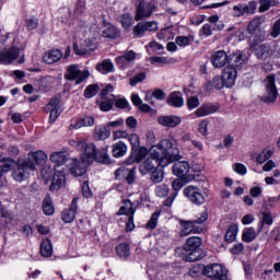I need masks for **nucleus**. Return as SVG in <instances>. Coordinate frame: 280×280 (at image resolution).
<instances>
[{
  "mask_svg": "<svg viewBox=\"0 0 280 280\" xmlns=\"http://www.w3.org/2000/svg\"><path fill=\"white\" fill-rule=\"evenodd\" d=\"M264 85L265 92L260 97L261 102H265V104H275L279 95V92L277 91V85L275 84V74L268 75L264 81Z\"/></svg>",
  "mask_w": 280,
  "mask_h": 280,
  "instance_id": "5",
  "label": "nucleus"
},
{
  "mask_svg": "<svg viewBox=\"0 0 280 280\" xmlns=\"http://www.w3.org/2000/svg\"><path fill=\"white\" fill-rule=\"evenodd\" d=\"M61 58H62V51L55 49V50L45 52V55L43 56V61L46 65H54L55 62H58V60H60Z\"/></svg>",
  "mask_w": 280,
  "mask_h": 280,
  "instance_id": "30",
  "label": "nucleus"
},
{
  "mask_svg": "<svg viewBox=\"0 0 280 280\" xmlns=\"http://www.w3.org/2000/svg\"><path fill=\"white\" fill-rule=\"evenodd\" d=\"M264 230V224L258 225V231L255 228H245L243 230L242 240L246 244H250V242H255L259 236V233Z\"/></svg>",
  "mask_w": 280,
  "mask_h": 280,
  "instance_id": "22",
  "label": "nucleus"
},
{
  "mask_svg": "<svg viewBox=\"0 0 280 280\" xmlns=\"http://www.w3.org/2000/svg\"><path fill=\"white\" fill-rule=\"evenodd\" d=\"M143 80H145V72H141L135 75L133 78H131L129 80V84L130 86H137V84H139V82H143Z\"/></svg>",
  "mask_w": 280,
  "mask_h": 280,
  "instance_id": "55",
  "label": "nucleus"
},
{
  "mask_svg": "<svg viewBox=\"0 0 280 280\" xmlns=\"http://www.w3.org/2000/svg\"><path fill=\"white\" fill-rule=\"evenodd\" d=\"M164 178H165V175L163 174V171L161 170L152 171V175H151L152 183H163Z\"/></svg>",
  "mask_w": 280,
  "mask_h": 280,
  "instance_id": "51",
  "label": "nucleus"
},
{
  "mask_svg": "<svg viewBox=\"0 0 280 280\" xmlns=\"http://www.w3.org/2000/svg\"><path fill=\"white\" fill-rule=\"evenodd\" d=\"M129 143L132 147V150H139V145H141V140L139 139V135L131 133L127 137Z\"/></svg>",
  "mask_w": 280,
  "mask_h": 280,
  "instance_id": "50",
  "label": "nucleus"
},
{
  "mask_svg": "<svg viewBox=\"0 0 280 280\" xmlns=\"http://www.w3.org/2000/svg\"><path fill=\"white\" fill-rule=\"evenodd\" d=\"M147 32H156L159 30V23L156 21L144 22Z\"/></svg>",
  "mask_w": 280,
  "mask_h": 280,
  "instance_id": "60",
  "label": "nucleus"
},
{
  "mask_svg": "<svg viewBox=\"0 0 280 280\" xmlns=\"http://www.w3.org/2000/svg\"><path fill=\"white\" fill-rule=\"evenodd\" d=\"M237 72L238 70L229 66H225L223 68L221 77H223L225 89H233V86H235V82L237 80Z\"/></svg>",
  "mask_w": 280,
  "mask_h": 280,
  "instance_id": "15",
  "label": "nucleus"
},
{
  "mask_svg": "<svg viewBox=\"0 0 280 280\" xmlns=\"http://www.w3.org/2000/svg\"><path fill=\"white\" fill-rule=\"evenodd\" d=\"M119 34L120 32H119V28H117V26L108 23L104 24L103 31H102L103 38L115 39L119 36Z\"/></svg>",
  "mask_w": 280,
  "mask_h": 280,
  "instance_id": "27",
  "label": "nucleus"
},
{
  "mask_svg": "<svg viewBox=\"0 0 280 280\" xmlns=\"http://www.w3.org/2000/svg\"><path fill=\"white\" fill-rule=\"evenodd\" d=\"M96 132V139L101 141H105V139H108L110 137V129L105 125L104 127L95 128Z\"/></svg>",
  "mask_w": 280,
  "mask_h": 280,
  "instance_id": "40",
  "label": "nucleus"
},
{
  "mask_svg": "<svg viewBox=\"0 0 280 280\" xmlns=\"http://www.w3.org/2000/svg\"><path fill=\"white\" fill-rule=\"evenodd\" d=\"M156 12V3L154 1H140L139 4L136 7V21H143V19H150L152 14Z\"/></svg>",
  "mask_w": 280,
  "mask_h": 280,
  "instance_id": "7",
  "label": "nucleus"
},
{
  "mask_svg": "<svg viewBox=\"0 0 280 280\" xmlns=\"http://www.w3.org/2000/svg\"><path fill=\"white\" fill-rule=\"evenodd\" d=\"M233 170L234 172H236V174H240V176H246L248 170L246 168V165L242 164V163H236L233 165Z\"/></svg>",
  "mask_w": 280,
  "mask_h": 280,
  "instance_id": "57",
  "label": "nucleus"
},
{
  "mask_svg": "<svg viewBox=\"0 0 280 280\" xmlns=\"http://www.w3.org/2000/svg\"><path fill=\"white\" fill-rule=\"evenodd\" d=\"M155 195L158 198H167L170 196V186L165 184L158 185L155 187Z\"/></svg>",
  "mask_w": 280,
  "mask_h": 280,
  "instance_id": "43",
  "label": "nucleus"
},
{
  "mask_svg": "<svg viewBox=\"0 0 280 280\" xmlns=\"http://www.w3.org/2000/svg\"><path fill=\"white\" fill-rule=\"evenodd\" d=\"M96 71H98V73H102L103 75H106L108 73H114L115 65L110 59H105L102 62L96 65Z\"/></svg>",
  "mask_w": 280,
  "mask_h": 280,
  "instance_id": "29",
  "label": "nucleus"
},
{
  "mask_svg": "<svg viewBox=\"0 0 280 280\" xmlns=\"http://www.w3.org/2000/svg\"><path fill=\"white\" fill-rule=\"evenodd\" d=\"M237 225H230L225 233V242H229V244H233V241L237 238Z\"/></svg>",
  "mask_w": 280,
  "mask_h": 280,
  "instance_id": "37",
  "label": "nucleus"
},
{
  "mask_svg": "<svg viewBox=\"0 0 280 280\" xmlns=\"http://www.w3.org/2000/svg\"><path fill=\"white\" fill-rule=\"evenodd\" d=\"M112 152H113V156H115V159H121V156H126V154L128 152V145H126V143L124 141H118L113 144Z\"/></svg>",
  "mask_w": 280,
  "mask_h": 280,
  "instance_id": "31",
  "label": "nucleus"
},
{
  "mask_svg": "<svg viewBox=\"0 0 280 280\" xmlns=\"http://www.w3.org/2000/svg\"><path fill=\"white\" fill-rule=\"evenodd\" d=\"M67 172L69 170L56 168L50 184V191H58L67 184Z\"/></svg>",
  "mask_w": 280,
  "mask_h": 280,
  "instance_id": "11",
  "label": "nucleus"
},
{
  "mask_svg": "<svg viewBox=\"0 0 280 280\" xmlns=\"http://www.w3.org/2000/svg\"><path fill=\"white\" fill-rule=\"evenodd\" d=\"M119 21L124 30H130V27L132 26V15L130 13H122L119 16Z\"/></svg>",
  "mask_w": 280,
  "mask_h": 280,
  "instance_id": "42",
  "label": "nucleus"
},
{
  "mask_svg": "<svg viewBox=\"0 0 280 280\" xmlns=\"http://www.w3.org/2000/svg\"><path fill=\"white\" fill-rule=\"evenodd\" d=\"M259 12H268L270 8H275L276 5H279V0H258Z\"/></svg>",
  "mask_w": 280,
  "mask_h": 280,
  "instance_id": "35",
  "label": "nucleus"
},
{
  "mask_svg": "<svg viewBox=\"0 0 280 280\" xmlns=\"http://www.w3.org/2000/svg\"><path fill=\"white\" fill-rule=\"evenodd\" d=\"M91 126H95V118L93 116H85L75 124H71L69 128L70 130H80V128H91Z\"/></svg>",
  "mask_w": 280,
  "mask_h": 280,
  "instance_id": "25",
  "label": "nucleus"
},
{
  "mask_svg": "<svg viewBox=\"0 0 280 280\" xmlns=\"http://www.w3.org/2000/svg\"><path fill=\"white\" fill-rule=\"evenodd\" d=\"M35 170L36 163L30 160H19L16 167L12 172V178L15 179L16 183H23V180L30 178V172H34Z\"/></svg>",
  "mask_w": 280,
  "mask_h": 280,
  "instance_id": "4",
  "label": "nucleus"
},
{
  "mask_svg": "<svg viewBox=\"0 0 280 280\" xmlns=\"http://www.w3.org/2000/svg\"><path fill=\"white\" fill-rule=\"evenodd\" d=\"M40 253L43 257H51L54 255V246L49 238H45L40 244Z\"/></svg>",
  "mask_w": 280,
  "mask_h": 280,
  "instance_id": "34",
  "label": "nucleus"
},
{
  "mask_svg": "<svg viewBox=\"0 0 280 280\" xmlns=\"http://www.w3.org/2000/svg\"><path fill=\"white\" fill-rule=\"evenodd\" d=\"M183 194L189 200V202H191L192 205H197L198 207L207 202L205 195H202L200 188H198L197 186L189 185L185 187Z\"/></svg>",
  "mask_w": 280,
  "mask_h": 280,
  "instance_id": "10",
  "label": "nucleus"
},
{
  "mask_svg": "<svg viewBox=\"0 0 280 280\" xmlns=\"http://www.w3.org/2000/svg\"><path fill=\"white\" fill-rule=\"evenodd\" d=\"M43 211L45 215H54V203L51 202V197L47 195L43 201Z\"/></svg>",
  "mask_w": 280,
  "mask_h": 280,
  "instance_id": "38",
  "label": "nucleus"
},
{
  "mask_svg": "<svg viewBox=\"0 0 280 280\" xmlns=\"http://www.w3.org/2000/svg\"><path fill=\"white\" fill-rule=\"evenodd\" d=\"M220 110V105L215 104H203L199 108L196 109L195 115L196 117H207L209 115H213Z\"/></svg>",
  "mask_w": 280,
  "mask_h": 280,
  "instance_id": "23",
  "label": "nucleus"
},
{
  "mask_svg": "<svg viewBox=\"0 0 280 280\" xmlns=\"http://www.w3.org/2000/svg\"><path fill=\"white\" fill-rule=\"evenodd\" d=\"M187 106L190 109L198 108V106H200V100L196 96H191L187 100Z\"/></svg>",
  "mask_w": 280,
  "mask_h": 280,
  "instance_id": "59",
  "label": "nucleus"
},
{
  "mask_svg": "<svg viewBox=\"0 0 280 280\" xmlns=\"http://www.w3.org/2000/svg\"><path fill=\"white\" fill-rule=\"evenodd\" d=\"M210 62L214 69H224L229 65V54L224 50H217L211 55Z\"/></svg>",
  "mask_w": 280,
  "mask_h": 280,
  "instance_id": "12",
  "label": "nucleus"
},
{
  "mask_svg": "<svg viewBox=\"0 0 280 280\" xmlns=\"http://www.w3.org/2000/svg\"><path fill=\"white\" fill-rule=\"evenodd\" d=\"M24 161H30L31 163H34L35 161L37 165H40V163H45V161H47V153L43 150L31 152L28 153V159Z\"/></svg>",
  "mask_w": 280,
  "mask_h": 280,
  "instance_id": "32",
  "label": "nucleus"
},
{
  "mask_svg": "<svg viewBox=\"0 0 280 280\" xmlns=\"http://www.w3.org/2000/svg\"><path fill=\"white\" fill-rule=\"evenodd\" d=\"M156 167H161V163L150 155L140 164L139 172L142 176H145V174L154 172Z\"/></svg>",
  "mask_w": 280,
  "mask_h": 280,
  "instance_id": "18",
  "label": "nucleus"
},
{
  "mask_svg": "<svg viewBox=\"0 0 280 280\" xmlns=\"http://www.w3.org/2000/svg\"><path fill=\"white\" fill-rule=\"evenodd\" d=\"M212 85L218 91L222 90L223 86H226V83H224V78L221 75H217L212 79Z\"/></svg>",
  "mask_w": 280,
  "mask_h": 280,
  "instance_id": "52",
  "label": "nucleus"
},
{
  "mask_svg": "<svg viewBox=\"0 0 280 280\" xmlns=\"http://www.w3.org/2000/svg\"><path fill=\"white\" fill-rule=\"evenodd\" d=\"M279 34H280V19L275 22V24L271 28L270 35L272 36V38H277L279 36Z\"/></svg>",
  "mask_w": 280,
  "mask_h": 280,
  "instance_id": "62",
  "label": "nucleus"
},
{
  "mask_svg": "<svg viewBox=\"0 0 280 280\" xmlns=\"http://www.w3.org/2000/svg\"><path fill=\"white\" fill-rule=\"evenodd\" d=\"M130 172V168H127L126 166H121L116 170L115 177L118 180H121V178H126L128 176V173Z\"/></svg>",
  "mask_w": 280,
  "mask_h": 280,
  "instance_id": "54",
  "label": "nucleus"
},
{
  "mask_svg": "<svg viewBox=\"0 0 280 280\" xmlns=\"http://www.w3.org/2000/svg\"><path fill=\"white\" fill-rule=\"evenodd\" d=\"M116 253L119 257L126 259V257H130V245L122 243L116 246Z\"/></svg>",
  "mask_w": 280,
  "mask_h": 280,
  "instance_id": "41",
  "label": "nucleus"
},
{
  "mask_svg": "<svg viewBox=\"0 0 280 280\" xmlns=\"http://www.w3.org/2000/svg\"><path fill=\"white\" fill-rule=\"evenodd\" d=\"M272 156V150L265 149L256 159L257 163L260 165L266 163Z\"/></svg>",
  "mask_w": 280,
  "mask_h": 280,
  "instance_id": "48",
  "label": "nucleus"
},
{
  "mask_svg": "<svg viewBox=\"0 0 280 280\" xmlns=\"http://www.w3.org/2000/svg\"><path fill=\"white\" fill-rule=\"evenodd\" d=\"M161 215V212L155 211L152 215L149 222L147 223L145 228L149 229V231H154L156 229V224H159V217Z\"/></svg>",
  "mask_w": 280,
  "mask_h": 280,
  "instance_id": "47",
  "label": "nucleus"
},
{
  "mask_svg": "<svg viewBox=\"0 0 280 280\" xmlns=\"http://www.w3.org/2000/svg\"><path fill=\"white\" fill-rule=\"evenodd\" d=\"M200 246H202V238L199 236H191L187 238L184 250L188 253L185 260L186 261H200L205 255L202 254V250L200 249Z\"/></svg>",
  "mask_w": 280,
  "mask_h": 280,
  "instance_id": "3",
  "label": "nucleus"
},
{
  "mask_svg": "<svg viewBox=\"0 0 280 280\" xmlns=\"http://www.w3.org/2000/svg\"><path fill=\"white\" fill-rule=\"evenodd\" d=\"M149 154L152 159L159 161L161 167H167V165L180 159V151L176 141L170 139H164L152 145L149 149Z\"/></svg>",
  "mask_w": 280,
  "mask_h": 280,
  "instance_id": "1",
  "label": "nucleus"
},
{
  "mask_svg": "<svg viewBox=\"0 0 280 280\" xmlns=\"http://www.w3.org/2000/svg\"><path fill=\"white\" fill-rule=\"evenodd\" d=\"M116 65H118L119 69H127L128 65L130 63L124 58V55H122L120 57H116Z\"/></svg>",
  "mask_w": 280,
  "mask_h": 280,
  "instance_id": "63",
  "label": "nucleus"
},
{
  "mask_svg": "<svg viewBox=\"0 0 280 280\" xmlns=\"http://www.w3.org/2000/svg\"><path fill=\"white\" fill-rule=\"evenodd\" d=\"M78 200L79 198H74L70 208L62 211L61 220L66 222V224H71V222L75 220V213H78Z\"/></svg>",
  "mask_w": 280,
  "mask_h": 280,
  "instance_id": "19",
  "label": "nucleus"
},
{
  "mask_svg": "<svg viewBox=\"0 0 280 280\" xmlns=\"http://www.w3.org/2000/svg\"><path fill=\"white\" fill-rule=\"evenodd\" d=\"M114 141H117V139H128V131L126 130H117L113 133Z\"/></svg>",
  "mask_w": 280,
  "mask_h": 280,
  "instance_id": "64",
  "label": "nucleus"
},
{
  "mask_svg": "<svg viewBox=\"0 0 280 280\" xmlns=\"http://www.w3.org/2000/svg\"><path fill=\"white\" fill-rule=\"evenodd\" d=\"M262 222L260 224H267V226H272V222H275L272 218V213L270 212H262Z\"/></svg>",
  "mask_w": 280,
  "mask_h": 280,
  "instance_id": "58",
  "label": "nucleus"
},
{
  "mask_svg": "<svg viewBox=\"0 0 280 280\" xmlns=\"http://www.w3.org/2000/svg\"><path fill=\"white\" fill-rule=\"evenodd\" d=\"M255 55L260 60H266V58H270L272 56V49L270 48V44H261L255 48Z\"/></svg>",
  "mask_w": 280,
  "mask_h": 280,
  "instance_id": "28",
  "label": "nucleus"
},
{
  "mask_svg": "<svg viewBox=\"0 0 280 280\" xmlns=\"http://www.w3.org/2000/svg\"><path fill=\"white\" fill-rule=\"evenodd\" d=\"M100 103V108L103 113H108V110H113V105L115 104V95H110L109 98H103Z\"/></svg>",
  "mask_w": 280,
  "mask_h": 280,
  "instance_id": "39",
  "label": "nucleus"
},
{
  "mask_svg": "<svg viewBox=\"0 0 280 280\" xmlns=\"http://www.w3.org/2000/svg\"><path fill=\"white\" fill-rule=\"evenodd\" d=\"M138 124L139 122L137 121V118H135V116H129L126 119V126H127V128H130V130H135V128H137Z\"/></svg>",
  "mask_w": 280,
  "mask_h": 280,
  "instance_id": "61",
  "label": "nucleus"
},
{
  "mask_svg": "<svg viewBox=\"0 0 280 280\" xmlns=\"http://www.w3.org/2000/svg\"><path fill=\"white\" fill-rule=\"evenodd\" d=\"M209 130V120H201L198 125V132L202 135V137H207Z\"/></svg>",
  "mask_w": 280,
  "mask_h": 280,
  "instance_id": "56",
  "label": "nucleus"
},
{
  "mask_svg": "<svg viewBox=\"0 0 280 280\" xmlns=\"http://www.w3.org/2000/svg\"><path fill=\"white\" fill-rule=\"evenodd\" d=\"M97 93H100V85L91 84L84 90V97H86V100H91V97H95Z\"/></svg>",
  "mask_w": 280,
  "mask_h": 280,
  "instance_id": "44",
  "label": "nucleus"
},
{
  "mask_svg": "<svg viewBox=\"0 0 280 280\" xmlns=\"http://www.w3.org/2000/svg\"><path fill=\"white\" fill-rule=\"evenodd\" d=\"M70 173L72 176H84L86 174V166L89 165L86 162L83 160L78 161L75 159L70 160Z\"/></svg>",
  "mask_w": 280,
  "mask_h": 280,
  "instance_id": "20",
  "label": "nucleus"
},
{
  "mask_svg": "<svg viewBox=\"0 0 280 280\" xmlns=\"http://www.w3.org/2000/svg\"><path fill=\"white\" fill-rule=\"evenodd\" d=\"M234 16H244V14H248L246 11V4H237L233 7Z\"/></svg>",
  "mask_w": 280,
  "mask_h": 280,
  "instance_id": "53",
  "label": "nucleus"
},
{
  "mask_svg": "<svg viewBox=\"0 0 280 280\" xmlns=\"http://www.w3.org/2000/svg\"><path fill=\"white\" fill-rule=\"evenodd\" d=\"M245 62H246V56L240 50L229 55L228 67H231V69L241 71Z\"/></svg>",
  "mask_w": 280,
  "mask_h": 280,
  "instance_id": "14",
  "label": "nucleus"
},
{
  "mask_svg": "<svg viewBox=\"0 0 280 280\" xmlns=\"http://www.w3.org/2000/svg\"><path fill=\"white\" fill-rule=\"evenodd\" d=\"M19 54H21V49H19L18 47L4 49L0 54V65H10V62L19 58Z\"/></svg>",
  "mask_w": 280,
  "mask_h": 280,
  "instance_id": "17",
  "label": "nucleus"
},
{
  "mask_svg": "<svg viewBox=\"0 0 280 280\" xmlns=\"http://www.w3.org/2000/svg\"><path fill=\"white\" fill-rule=\"evenodd\" d=\"M45 110L49 113V120L56 121V119L60 117V113H62V109L60 108V97H52L46 105Z\"/></svg>",
  "mask_w": 280,
  "mask_h": 280,
  "instance_id": "13",
  "label": "nucleus"
},
{
  "mask_svg": "<svg viewBox=\"0 0 280 280\" xmlns=\"http://www.w3.org/2000/svg\"><path fill=\"white\" fill-rule=\"evenodd\" d=\"M209 214L207 211H203L197 220L192 221H179L182 226V235L186 236L190 233H202V228L196 226V224H202L207 222Z\"/></svg>",
  "mask_w": 280,
  "mask_h": 280,
  "instance_id": "6",
  "label": "nucleus"
},
{
  "mask_svg": "<svg viewBox=\"0 0 280 280\" xmlns=\"http://www.w3.org/2000/svg\"><path fill=\"white\" fill-rule=\"evenodd\" d=\"M148 156V149L144 147H141L138 151V154L135 158H130L128 160V165H132V163H141L142 159H145Z\"/></svg>",
  "mask_w": 280,
  "mask_h": 280,
  "instance_id": "36",
  "label": "nucleus"
},
{
  "mask_svg": "<svg viewBox=\"0 0 280 280\" xmlns=\"http://www.w3.org/2000/svg\"><path fill=\"white\" fill-rule=\"evenodd\" d=\"M90 75L91 72H89V70L82 71L78 65H72L68 67L65 79L69 80L70 82L75 81V84H82V82L89 79Z\"/></svg>",
  "mask_w": 280,
  "mask_h": 280,
  "instance_id": "8",
  "label": "nucleus"
},
{
  "mask_svg": "<svg viewBox=\"0 0 280 280\" xmlns=\"http://www.w3.org/2000/svg\"><path fill=\"white\" fill-rule=\"evenodd\" d=\"M14 160L12 159H4L2 161V163L0 164V172L1 175L3 176V174L10 172V170H12V167H14Z\"/></svg>",
  "mask_w": 280,
  "mask_h": 280,
  "instance_id": "45",
  "label": "nucleus"
},
{
  "mask_svg": "<svg viewBox=\"0 0 280 280\" xmlns=\"http://www.w3.org/2000/svg\"><path fill=\"white\" fill-rule=\"evenodd\" d=\"M168 106H173V108H183L185 106V100L183 98V94L180 92H173L167 98Z\"/></svg>",
  "mask_w": 280,
  "mask_h": 280,
  "instance_id": "26",
  "label": "nucleus"
},
{
  "mask_svg": "<svg viewBox=\"0 0 280 280\" xmlns=\"http://www.w3.org/2000/svg\"><path fill=\"white\" fill-rule=\"evenodd\" d=\"M175 43L179 47H187V45H191V43H194V36H178L176 37Z\"/></svg>",
  "mask_w": 280,
  "mask_h": 280,
  "instance_id": "46",
  "label": "nucleus"
},
{
  "mask_svg": "<svg viewBox=\"0 0 280 280\" xmlns=\"http://www.w3.org/2000/svg\"><path fill=\"white\" fill-rule=\"evenodd\" d=\"M51 163H55L54 170H69L67 163L71 162V159H68L65 152L56 151L50 154Z\"/></svg>",
  "mask_w": 280,
  "mask_h": 280,
  "instance_id": "16",
  "label": "nucleus"
},
{
  "mask_svg": "<svg viewBox=\"0 0 280 280\" xmlns=\"http://www.w3.org/2000/svg\"><path fill=\"white\" fill-rule=\"evenodd\" d=\"M147 28H145V22H139L135 27H133V34L137 36V38L143 37V34H145Z\"/></svg>",
  "mask_w": 280,
  "mask_h": 280,
  "instance_id": "49",
  "label": "nucleus"
},
{
  "mask_svg": "<svg viewBox=\"0 0 280 280\" xmlns=\"http://www.w3.org/2000/svg\"><path fill=\"white\" fill-rule=\"evenodd\" d=\"M189 162L182 161V162H175L173 165V174L177 176L178 178H184V176H187L189 174Z\"/></svg>",
  "mask_w": 280,
  "mask_h": 280,
  "instance_id": "24",
  "label": "nucleus"
},
{
  "mask_svg": "<svg viewBox=\"0 0 280 280\" xmlns=\"http://www.w3.org/2000/svg\"><path fill=\"white\" fill-rule=\"evenodd\" d=\"M183 120L180 116L172 115V116H160L158 118V124L160 126H164V128H176V126H180Z\"/></svg>",
  "mask_w": 280,
  "mask_h": 280,
  "instance_id": "21",
  "label": "nucleus"
},
{
  "mask_svg": "<svg viewBox=\"0 0 280 280\" xmlns=\"http://www.w3.org/2000/svg\"><path fill=\"white\" fill-rule=\"evenodd\" d=\"M75 148L79 151L83 150V154H81V161L91 165L93 161H97V163H103V165H109L110 156L106 153V150H102L100 155H97V148L94 143H86L85 141H77Z\"/></svg>",
  "mask_w": 280,
  "mask_h": 280,
  "instance_id": "2",
  "label": "nucleus"
},
{
  "mask_svg": "<svg viewBox=\"0 0 280 280\" xmlns=\"http://www.w3.org/2000/svg\"><path fill=\"white\" fill-rule=\"evenodd\" d=\"M136 212H137V209H135V205L131 203L130 200H126L118 211V215H126L127 218V223H126L127 231H135V213Z\"/></svg>",
  "mask_w": 280,
  "mask_h": 280,
  "instance_id": "9",
  "label": "nucleus"
},
{
  "mask_svg": "<svg viewBox=\"0 0 280 280\" xmlns=\"http://www.w3.org/2000/svg\"><path fill=\"white\" fill-rule=\"evenodd\" d=\"M266 18L264 16H256L254 20H252L247 26V32L249 34H255L259 27H261L262 23H265Z\"/></svg>",
  "mask_w": 280,
  "mask_h": 280,
  "instance_id": "33",
  "label": "nucleus"
}]
</instances>
